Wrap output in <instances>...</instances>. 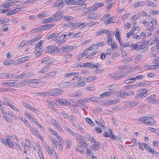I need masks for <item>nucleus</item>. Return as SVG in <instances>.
I'll list each match as a JSON object with an SVG mask.
<instances>
[{
    "instance_id": "dca6fc26",
    "label": "nucleus",
    "mask_w": 159,
    "mask_h": 159,
    "mask_svg": "<svg viewBox=\"0 0 159 159\" xmlns=\"http://www.w3.org/2000/svg\"><path fill=\"white\" fill-rule=\"evenodd\" d=\"M116 92H111V91H107L99 95V97L101 98H102L105 97L109 96L113 94V93H115Z\"/></svg>"
},
{
    "instance_id": "f3484780",
    "label": "nucleus",
    "mask_w": 159,
    "mask_h": 159,
    "mask_svg": "<svg viewBox=\"0 0 159 159\" xmlns=\"http://www.w3.org/2000/svg\"><path fill=\"white\" fill-rule=\"evenodd\" d=\"M142 58V55L140 54L134 55L133 57V61L135 62H137L140 61Z\"/></svg>"
},
{
    "instance_id": "a19ab883",
    "label": "nucleus",
    "mask_w": 159,
    "mask_h": 159,
    "mask_svg": "<svg viewBox=\"0 0 159 159\" xmlns=\"http://www.w3.org/2000/svg\"><path fill=\"white\" fill-rule=\"evenodd\" d=\"M42 29L43 28H42L41 26L40 27H38V28L32 30H31V32L32 33H34L36 32H39L42 31Z\"/></svg>"
},
{
    "instance_id": "de8ad7c7",
    "label": "nucleus",
    "mask_w": 159,
    "mask_h": 159,
    "mask_svg": "<svg viewBox=\"0 0 159 159\" xmlns=\"http://www.w3.org/2000/svg\"><path fill=\"white\" fill-rule=\"evenodd\" d=\"M7 75L6 78H15L16 76L13 73H6Z\"/></svg>"
},
{
    "instance_id": "680f3d73",
    "label": "nucleus",
    "mask_w": 159,
    "mask_h": 159,
    "mask_svg": "<svg viewBox=\"0 0 159 159\" xmlns=\"http://www.w3.org/2000/svg\"><path fill=\"white\" fill-rule=\"evenodd\" d=\"M48 129L50 133H51L53 135H57V132L54 130L52 128H48Z\"/></svg>"
},
{
    "instance_id": "a878e982",
    "label": "nucleus",
    "mask_w": 159,
    "mask_h": 159,
    "mask_svg": "<svg viewBox=\"0 0 159 159\" xmlns=\"http://www.w3.org/2000/svg\"><path fill=\"white\" fill-rule=\"evenodd\" d=\"M64 5V3L62 1L58 0L54 3V6L56 7H62Z\"/></svg>"
},
{
    "instance_id": "2f4dec72",
    "label": "nucleus",
    "mask_w": 159,
    "mask_h": 159,
    "mask_svg": "<svg viewBox=\"0 0 159 159\" xmlns=\"http://www.w3.org/2000/svg\"><path fill=\"white\" fill-rule=\"evenodd\" d=\"M99 98L97 97H92L90 98H87L85 99V100H86L85 102L88 101L89 100L93 102H97L98 101V100Z\"/></svg>"
},
{
    "instance_id": "cd10ccee",
    "label": "nucleus",
    "mask_w": 159,
    "mask_h": 159,
    "mask_svg": "<svg viewBox=\"0 0 159 159\" xmlns=\"http://www.w3.org/2000/svg\"><path fill=\"white\" fill-rule=\"evenodd\" d=\"M20 9L19 8H17L13 10H12L10 12L7 13L6 15L7 16H10L14 15V14L20 11Z\"/></svg>"
},
{
    "instance_id": "ea45409f",
    "label": "nucleus",
    "mask_w": 159,
    "mask_h": 159,
    "mask_svg": "<svg viewBox=\"0 0 159 159\" xmlns=\"http://www.w3.org/2000/svg\"><path fill=\"white\" fill-rule=\"evenodd\" d=\"M25 116L26 117L29 119L30 120H32L33 122L35 120V118L32 116L31 115H30L27 112H25Z\"/></svg>"
},
{
    "instance_id": "6ab92c4d",
    "label": "nucleus",
    "mask_w": 159,
    "mask_h": 159,
    "mask_svg": "<svg viewBox=\"0 0 159 159\" xmlns=\"http://www.w3.org/2000/svg\"><path fill=\"white\" fill-rule=\"evenodd\" d=\"M29 73H22L20 75L16 76L15 78L19 79L20 78H25L29 77Z\"/></svg>"
},
{
    "instance_id": "bb28decb",
    "label": "nucleus",
    "mask_w": 159,
    "mask_h": 159,
    "mask_svg": "<svg viewBox=\"0 0 159 159\" xmlns=\"http://www.w3.org/2000/svg\"><path fill=\"white\" fill-rule=\"evenodd\" d=\"M98 15L95 13L91 14L88 16V19H98Z\"/></svg>"
},
{
    "instance_id": "7c9ffc66",
    "label": "nucleus",
    "mask_w": 159,
    "mask_h": 159,
    "mask_svg": "<svg viewBox=\"0 0 159 159\" xmlns=\"http://www.w3.org/2000/svg\"><path fill=\"white\" fill-rule=\"evenodd\" d=\"M107 39V41L109 45H111L112 43H114L115 42L111 36H108Z\"/></svg>"
},
{
    "instance_id": "37998d69",
    "label": "nucleus",
    "mask_w": 159,
    "mask_h": 159,
    "mask_svg": "<svg viewBox=\"0 0 159 159\" xmlns=\"http://www.w3.org/2000/svg\"><path fill=\"white\" fill-rule=\"evenodd\" d=\"M49 68L48 66H46L44 67L43 69L42 70H40L39 71H38L39 73H45L47 72L49 70Z\"/></svg>"
},
{
    "instance_id": "412c9836",
    "label": "nucleus",
    "mask_w": 159,
    "mask_h": 159,
    "mask_svg": "<svg viewBox=\"0 0 159 159\" xmlns=\"http://www.w3.org/2000/svg\"><path fill=\"white\" fill-rule=\"evenodd\" d=\"M67 35L66 34H64V35H62L61 36H60L59 37V40L57 41V43L58 44H61L64 43L65 41V39L67 37Z\"/></svg>"
},
{
    "instance_id": "13d9d810",
    "label": "nucleus",
    "mask_w": 159,
    "mask_h": 159,
    "mask_svg": "<svg viewBox=\"0 0 159 159\" xmlns=\"http://www.w3.org/2000/svg\"><path fill=\"white\" fill-rule=\"evenodd\" d=\"M56 72V71L50 72L47 75V77L48 78L52 77L55 75Z\"/></svg>"
},
{
    "instance_id": "69168bd1",
    "label": "nucleus",
    "mask_w": 159,
    "mask_h": 159,
    "mask_svg": "<svg viewBox=\"0 0 159 159\" xmlns=\"http://www.w3.org/2000/svg\"><path fill=\"white\" fill-rule=\"evenodd\" d=\"M80 24L79 23H73V29H75L76 28H79L80 26Z\"/></svg>"
},
{
    "instance_id": "6e6d98bb",
    "label": "nucleus",
    "mask_w": 159,
    "mask_h": 159,
    "mask_svg": "<svg viewBox=\"0 0 159 159\" xmlns=\"http://www.w3.org/2000/svg\"><path fill=\"white\" fill-rule=\"evenodd\" d=\"M30 82L32 83H40V82L39 80L38 79H34L30 80Z\"/></svg>"
},
{
    "instance_id": "2eb2a0df",
    "label": "nucleus",
    "mask_w": 159,
    "mask_h": 159,
    "mask_svg": "<svg viewBox=\"0 0 159 159\" xmlns=\"http://www.w3.org/2000/svg\"><path fill=\"white\" fill-rule=\"evenodd\" d=\"M55 25L56 24L54 22H52L49 24L41 26V27L43 28V29H44L45 30H48L53 28Z\"/></svg>"
},
{
    "instance_id": "f704fd0d",
    "label": "nucleus",
    "mask_w": 159,
    "mask_h": 159,
    "mask_svg": "<svg viewBox=\"0 0 159 159\" xmlns=\"http://www.w3.org/2000/svg\"><path fill=\"white\" fill-rule=\"evenodd\" d=\"M124 88L126 89H135V88H136V84H134L132 85H129L125 86L124 87Z\"/></svg>"
},
{
    "instance_id": "79ce46f5",
    "label": "nucleus",
    "mask_w": 159,
    "mask_h": 159,
    "mask_svg": "<svg viewBox=\"0 0 159 159\" xmlns=\"http://www.w3.org/2000/svg\"><path fill=\"white\" fill-rule=\"evenodd\" d=\"M71 141L69 139H67L66 140V147L68 148H70L71 145Z\"/></svg>"
},
{
    "instance_id": "1a4fd4ad",
    "label": "nucleus",
    "mask_w": 159,
    "mask_h": 159,
    "mask_svg": "<svg viewBox=\"0 0 159 159\" xmlns=\"http://www.w3.org/2000/svg\"><path fill=\"white\" fill-rule=\"evenodd\" d=\"M145 47V44L143 43L133 44L132 46V48L137 51L144 49Z\"/></svg>"
},
{
    "instance_id": "20e7f679",
    "label": "nucleus",
    "mask_w": 159,
    "mask_h": 159,
    "mask_svg": "<svg viewBox=\"0 0 159 159\" xmlns=\"http://www.w3.org/2000/svg\"><path fill=\"white\" fill-rule=\"evenodd\" d=\"M139 120L150 125L153 124L155 122L153 118L147 116L141 117Z\"/></svg>"
},
{
    "instance_id": "603ef678",
    "label": "nucleus",
    "mask_w": 159,
    "mask_h": 159,
    "mask_svg": "<svg viewBox=\"0 0 159 159\" xmlns=\"http://www.w3.org/2000/svg\"><path fill=\"white\" fill-rule=\"evenodd\" d=\"M86 121L89 124L92 125L93 126H94L95 124L94 122L89 118L86 117L85 118Z\"/></svg>"
},
{
    "instance_id": "c756f323",
    "label": "nucleus",
    "mask_w": 159,
    "mask_h": 159,
    "mask_svg": "<svg viewBox=\"0 0 159 159\" xmlns=\"http://www.w3.org/2000/svg\"><path fill=\"white\" fill-rule=\"evenodd\" d=\"M73 83H72L71 81L70 82H64L60 84V86L62 88H66L67 86H69L71 85Z\"/></svg>"
},
{
    "instance_id": "5701e85b",
    "label": "nucleus",
    "mask_w": 159,
    "mask_h": 159,
    "mask_svg": "<svg viewBox=\"0 0 159 159\" xmlns=\"http://www.w3.org/2000/svg\"><path fill=\"white\" fill-rule=\"evenodd\" d=\"M156 66L153 65H145L143 67V68L145 70H151L156 69Z\"/></svg>"
},
{
    "instance_id": "5fc2aeb1",
    "label": "nucleus",
    "mask_w": 159,
    "mask_h": 159,
    "mask_svg": "<svg viewBox=\"0 0 159 159\" xmlns=\"http://www.w3.org/2000/svg\"><path fill=\"white\" fill-rule=\"evenodd\" d=\"M69 119L70 121V122L73 124L74 123V121L75 120V117L73 115H71L69 117Z\"/></svg>"
},
{
    "instance_id": "f257e3e1",
    "label": "nucleus",
    "mask_w": 159,
    "mask_h": 159,
    "mask_svg": "<svg viewBox=\"0 0 159 159\" xmlns=\"http://www.w3.org/2000/svg\"><path fill=\"white\" fill-rule=\"evenodd\" d=\"M63 19H64L65 20H72L76 19V18L75 16H71L63 17V15H62L60 11H58L54 14L53 16L50 18L44 19L43 20H60Z\"/></svg>"
},
{
    "instance_id": "338daca9",
    "label": "nucleus",
    "mask_w": 159,
    "mask_h": 159,
    "mask_svg": "<svg viewBox=\"0 0 159 159\" xmlns=\"http://www.w3.org/2000/svg\"><path fill=\"white\" fill-rule=\"evenodd\" d=\"M104 43L103 42H98L97 43H95V44L94 45H96V48H98V47H100L101 46H103L104 45Z\"/></svg>"
},
{
    "instance_id": "393cba45",
    "label": "nucleus",
    "mask_w": 159,
    "mask_h": 159,
    "mask_svg": "<svg viewBox=\"0 0 159 159\" xmlns=\"http://www.w3.org/2000/svg\"><path fill=\"white\" fill-rule=\"evenodd\" d=\"M35 51L39 55L41 54L42 52L43 51V49L42 48L41 46L36 44Z\"/></svg>"
},
{
    "instance_id": "a18cd8bd",
    "label": "nucleus",
    "mask_w": 159,
    "mask_h": 159,
    "mask_svg": "<svg viewBox=\"0 0 159 159\" xmlns=\"http://www.w3.org/2000/svg\"><path fill=\"white\" fill-rule=\"evenodd\" d=\"M144 3L142 2H137L134 3V6L135 7L143 6Z\"/></svg>"
},
{
    "instance_id": "c9c22d12",
    "label": "nucleus",
    "mask_w": 159,
    "mask_h": 159,
    "mask_svg": "<svg viewBox=\"0 0 159 159\" xmlns=\"http://www.w3.org/2000/svg\"><path fill=\"white\" fill-rule=\"evenodd\" d=\"M135 79L134 77L124 81V83L125 84H129L133 83L135 81Z\"/></svg>"
},
{
    "instance_id": "052dcab7",
    "label": "nucleus",
    "mask_w": 159,
    "mask_h": 159,
    "mask_svg": "<svg viewBox=\"0 0 159 159\" xmlns=\"http://www.w3.org/2000/svg\"><path fill=\"white\" fill-rule=\"evenodd\" d=\"M105 70L104 69H96L94 70V72L97 74H99L105 72Z\"/></svg>"
},
{
    "instance_id": "49530a36",
    "label": "nucleus",
    "mask_w": 159,
    "mask_h": 159,
    "mask_svg": "<svg viewBox=\"0 0 159 159\" xmlns=\"http://www.w3.org/2000/svg\"><path fill=\"white\" fill-rule=\"evenodd\" d=\"M14 83L13 82H2V85H4L5 86H11L12 87L14 85L13 84Z\"/></svg>"
},
{
    "instance_id": "bf43d9fd",
    "label": "nucleus",
    "mask_w": 159,
    "mask_h": 159,
    "mask_svg": "<svg viewBox=\"0 0 159 159\" xmlns=\"http://www.w3.org/2000/svg\"><path fill=\"white\" fill-rule=\"evenodd\" d=\"M91 63L90 62H88L83 63L82 66H81V67H86L91 66Z\"/></svg>"
},
{
    "instance_id": "f03ea898",
    "label": "nucleus",
    "mask_w": 159,
    "mask_h": 159,
    "mask_svg": "<svg viewBox=\"0 0 159 159\" xmlns=\"http://www.w3.org/2000/svg\"><path fill=\"white\" fill-rule=\"evenodd\" d=\"M62 92L59 89H56L52 92H42L41 94L44 96H56L61 95V93Z\"/></svg>"
},
{
    "instance_id": "a211bd4d",
    "label": "nucleus",
    "mask_w": 159,
    "mask_h": 159,
    "mask_svg": "<svg viewBox=\"0 0 159 159\" xmlns=\"http://www.w3.org/2000/svg\"><path fill=\"white\" fill-rule=\"evenodd\" d=\"M101 144L98 141H96L92 145L91 148L94 150H98L100 147Z\"/></svg>"
},
{
    "instance_id": "6e6552de",
    "label": "nucleus",
    "mask_w": 159,
    "mask_h": 159,
    "mask_svg": "<svg viewBox=\"0 0 159 159\" xmlns=\"http://www.w3.org/2000/svg\"><path fill=\"white\" fill-rule=\"evenodd\" d=\"M147 92L148 90L146 89H141L139 91L138 94L136 95L135 97L137 98H141L147 93Z\"/></svg>"
},
{
    "instance_id": "4be33fe9",
    "label": "nucleus",
    "mask_w": 159,
    "mask_h": 159,
    "mask_svg": "<svg viewBox=\"0 0 159 159\" xmlns=\"http://www.w3.org/2000/svg\"><path fill=\"white\" fill-rule=\"evenodd\" d=\"M120 35L119 29L117 28L116 29L115 32V37L116 39H117L118 40L120 44H121V42L122 40L120 38Z\"/></svg>"
},
{
    "instance_id": "3c124183",
    "label": "nucleus",
    "mask_w": 159,
    "mask_h": 159,
    "mask_svg": "<svg viewBox=\"0 0 159 159\" xmlns=\"http://www.w3.org/2000/svg\"><path fill=\"white\" fill-rule=\"evenodd\" d=\"M98 52L97 51H94L93 52H92L91 53L89 54L88 55H86L87 56L86 57L87 58H90V57H92L94 55L96 54V53Z\"/></svg>"
},
{
    "instance_id": "423d86ee",
    "label": "nucleus",
    "mask_w": 159,
    "mask_h": 159,
    "mask_svg": "<svg viewBox=\"0 0 159 159\" xmlns=\"http://www.w3.org/2000/svg\"><path fill=\"white\" fill-rule=\"evenodd\" d=\"M57 48L53 46H49L47 47L45 49L46 53L48 54H52L54 53L56 54Z\"/></svg>"
},
{
    "instance_id": "e433bc0d",
    "label": "nucleus",
    "mask_w": 159,
    "mask_h": 159,
    "mask_svg": "<svg viewBox=\"0 0 159 159\" xmlns=\"http://www.w3.org/2000/svg\"><path fill=\"white\" fill-rule=\"evenodd\" d=\"M78 72H73L70 73H67L64 75V76L65 77L67 78L69 76H73L75 75H78Z\"/></svg>"
},
{
    "instance_id": "58836bf2",
    "label": "nucleus",
    "mask_w": 159,
    "mask_h": 159,
    "mask_svg": "<svg viewBox=\"0 0 159 159\" xmlns=\"http://www.w3.org/2000/svg\"><path fill=\"white\" fill-rule=\"evenodd\" d=\"M116 92L115 93H113V94L115 95L117 94L116 97L117 98H124V95L123 93H121L120 91H116Z\"/></svg>"
},
{
    "instance_id": "f8f14e48",
    "label": "nucleus",
    "mask_w": 159,
    "mask_h": 159,
    "mask_svg": "<svg viewBox=\"0 0 159 159\" xmlns=\"http://www.w3.org/2000/svg\"><path fill=\"white\" fill-rule=\"evenodd\" d=\"M75 46L73 47L70 46H63L61 47L62 52H63L71 51L75 49Z\"/></svg>"
},
{
    "instance_id": "7ed1b4c3",
    "label": "nucleus",
    "mask_w": 159,
    "mask_h": 159,
    "mask_svg": "<svg viewBox=\"0 0 159 159\" xmlns=\"http://www.w3.org/2000/svg\"><path fill=\"white\" fill-rule=\"evenodd\" d=\"M1 142L7 146H8L9 148H13L14 144L13 143L12 140L9 137L6 139H1Z\"/></svg>"
},
{
    "instance_id": "9b49d317",
    "label": "nucleus",
    "mask_w": 159,
    "mask_h": 159,
    "mask_svg": "<svg viewBox=\"0 0 159 159\" xmlns=\"http://www.w3.org/2000/svg\"><path fill=\"white\" fill-rule=\"evenodd\" d=\"M126 75L127 74L117 76L116 73H111L109 74L108 76L110 77L114 78V80H118L122 78L125 77Z\"/></svg>"
},
{
    "instance_id": "aec40b11",
    "label": "nucleus",
    "mask_w": 159,
    "mask_h": 159,
    "mask_svg": "<svg viewBox=\"0 0 159 159\" xmlns=\"http://www.w3.org/2000/svg\"><path fill=\"white\" fill-rule=\"evenodd\" d=\"M43 144L44 147L47 152L50 155L52 156L53 154L51 148H50L49 146L47 143H44Z\"/></svg>"
},
{
    "instance_id": "774afa93",
    "label": "nucleus",
    "mask_w": 159,
    "mask_h": 159,
    "mask_svg": "<svg viewBox=\"0 0 159 159\" xmlns=\"http://www.w3.org/2000/svg\"><path fill=\"white\" fill-rule=\"evenodd\" d=\"M88 139L92 143H95L96 141L95 139L92 137L89 136Z\"/></svg>"
},
{
    "instance_id": "0eeeda50",
    "label": "nucleus",
    "mask_w": 159,
    "mask_h": 159,
    "mask_svg": "<svg viewBox=\"0 0 159 159\" xmlns=\"http://www.w3.org/2000/svg\"><path fill=\"white\" fill-rule=\"evenodd\" d=\"M146 100L148 102L153 104L157 103L159 102L157 99L155 98V95H151L148 97L146 99Z\"/></svg>"
},
{
    "instance_id": "ddd939ff",
    "label": "nucleus",
    "mask_w": 159,
    "mask_h": 159,
    "mask_svg": "<svg viewBox=\"0 0 159 159\" xmlns=\"http://www.w3.org/2000/svg\"><path fill=\"white\" fill-rule=\"evenodd\" d=\"M58 102L61 105H66L67 106L70 105L71 104L68 100L65 99H58Z\"/></svg>"
},
{
    "instance_id": "c85d7f7f",
    "label": "nucleus",
    "mask_w": 159,
    "mask_h": 159,
    "mask_svg": "<svg viewBox=\"0 0 159 159\" xmlns=\"http://www.w3.org/2000/svg\"><path fill=\"white\" fill-rule=\"evenodd\" d=\"M64 2L67 3L68 5H78V3L76 1L74 0H65Z\"/></svg>"
},
{
    "instance_id": "c03bdc74",
    "label": "nucleus",
    "mask_w": 159,
    "mask_h": 159,
    "mask_svg": "<svg viewBox=\"0 0 159 159\" xmlns=\"http://www.w3.org/2000/svg\"><path fill=\"white\" fill-rule=\"evenodd\" d=\"M30 58V57L29 56H26L23 57H22L19 59V61L21 62H24L28 60Z\"/></svg>"
},
{
    "instance_id": "09e8293b",
    "label": "nucleus",
    "mask_w": 159,
    "mask_h": 159,
    "mask_svg": "<svg viewBox=\"0 0 159 159\" xmlns=\"http://www.w3.org/2000/svg\"><path fill=\"white\" fill-rule=\"evenodd\" d=\"M111 105L115 104L119 102L120 100L118 99H115L113 100H110Z\"/></svg>"
},
{
    "instance_id": "9d476101",
    "label": "nucleus",
    "mask_w": 159,
    "mask_h": 159,
    "mask_svg": "<svg viewBox=\"0 0 159 159\" xmlns=\"http://www.w3.org/2000/svg\"><path fill=\"white\" fill-rule=\"evenodd\" d=\"M154 43L159 44V37L153 38H151L147 43L148 45L150 46Z\"/></svg>"
},
{
    "instance_id": "8fccbe9b",
    "label": "nucleus",
    "mask_w": 159,
    "mask_h": 159,
    "mask_svg": "<svg viewBox=\"0 0 159 159\" xmlns=\"http://www.w3.org/2000/svg\"><path fill=\"white\" fill-rule=\"evenodd\" d=\"M136 28H135L134 30H131L129 32L127 33V37L129 38L130 35H134L135 33V30Z\"/></svg>"
},
{
    "instance_id": "864d4df0",
    "label": "nucleus",
    "mask_w": 159,
    "mask_h": 159,
    "mask_svg": "<svg viewBox=\"0 0 159 159\" xmlns=\"http://www.w3.org/2000/svg\"><path fill=\"white\" fill-rule=\"evenodd\" d=\"M115 85H111L108 86V89L110 91H113L116 89V87H115Z\"/></svg>"
},
{
    "instance_id": "4c0bfd02",
    "label": "nucleus",
    "mask_w": 159,
    "mask_h": 159,
    "mask_svg": "<svg viewBox=\"0 0 159 159\" xmlns=\"http://www.w3.org/2000/svg\"><path fill=\"white\" fill-rule=\"evenodd\" d=\"M120 45L122 46L124 48H125L126 47H129L130 48H132V46L133 45V44H130L128 43H122L121 42V44H120Z\"/></svg>"
},
{
    "instance_id": "e2e57ef3",
    "label": "nucleus",
    "mask_w": 159,
    "mask_h": 159,
    "mask_svg": "<svg viewBox=\"0 0 159 159\" xmlns=\"http://www.w3.org/2000/svg\"><path fill=\"white\" fill-rule=\"evenodd\" d=\"M135 79V80H142L144 78V76L143 75H139L136 76L135 77H134Z\"/></svg>"
},
{
    "instance_id": "0e129e2a",
    "label": "nucleus",
    "mask_w": 159,
    "mask_h": 159,
    "mask_svg": "<svg viewBox=\"0 0 159 159\" xmlns=\"http://www.w3.org/2000/svg\"><path fill=\"white\" fill-rule=\"evenodd\" d=\"M81 76H75L71 80L72 83H73L74 82V81L79 80Z\"/></svg>"
},
{
    "instance_id": "39448f33",
    "label": "nucleus",
    "mask_w": 159,
    "mask_h": 159,
    "mask_svg": "<svg viewBox=\"0 0 159 159\" xmlns=\"http://www.w3.org/2000/svg\"><path fill=\"white\" fill-rule=\"evenodd\" d=\"M125 103V105L129 108H132L138 105L139 102L138 101H127L124 102Z\"/></svg>"
},
{
    "instance_id": "72a5a7b5",
    "label": "nucleus",
    "mask_w": 159,
    "mask_h": 159,
    "mask_svg": "<svg viewBox=\"0 0 159 159\" xmlns=\"http://www.w3.org/2000/svg\"><path fill=\"white\" fill-rule=\"evenodd\" d=\"M153 63L155 65H153L154 66H156V69H157L159 67V57L155 59L153 61Z\"/></svg>"
},
{
    "instance_id": "4d7b16f0",
    "label": "nucleus",
    "mask_w": 159,
    "mask_h": 159,
    "mask_svg": "<svg viewBox=\"0 0 159 159\" xmlns=\"http://www.w3.org/2000/svg\"><path fill=\"white\" fill-rule=\"evenodd\" d=\"M136 84V87L139 86L142 87L146 85V84L143 82H140L137 83Z\"/></svg>"
},
{
    "instance_id": "b1692460",
    "label": "nucleus",
    "mask_w": 159,
    "mask_h": 159,
    "mask_svg": "<svg viewBox=\"0 0 159 159\" xmlns=\"http://www.w3.org/2000/svg\"><path fill=\"white\" fill-rule=\"evenodd\" d=\"M23 105L26 108H27L29 110H30L33 112H36L37 111V110L36 109L33 108L31 107V106L27 103H24Z\"/></svg>"
},
{
    "instance_id": "4468645a",
    "label": "nucleus",
    "mask_w": 159,
    "mask_h": 159,
    "mask_svg": "<svg viewBox=\"0 0 159 159\" xmlns=\"http://www.w3.org/2000/svg\"><path fill=\"white\" fill-rule=\"evenodd\" d=\"M52 39V40L58 41L59 39V37L57 34L55 33L49 34L48 37V39Z\"/></svg>"
},
{
    "instance_id": "473e14b6",
    "label": "nucleus",
    "mask_w": 159,
    "mask_h": 159,
    "mask_svg": "<svg viewBox=\"0 0 159 159\" xmlns=\"http://www.w3.org/2000/svg\"><path fill=\"white\" fill-rule=\"evenodd\" d=\"M108 130L109 132V137L110 139L113 140H115L116 137L113 133L112 130L111 129H109Z\"/></svg>"
}]
</instances>
